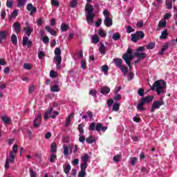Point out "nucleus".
<instances>
[{
    "instance_id": "nucleus-42",
    "label": "nucleus",
    "mask_w": 177,
    "mask_h": 177,
    "mask_svg": "<svg viewBox=\"0 0 177 177\" xmlns=\"http://www.w3.org/2000/svg\"><path fill=\"white\" fill-rule=\"evenodd\" d=\"M118 110H120V104L114 103L113 108H112V111H118Z\"/></svg>"
},
{
    "instance_id": "nucleus-9",
    "label": "nucleus",
    "mask_w": 177,
    "mask_h": 177,
    "mask_svg": "<svg viewBox=\"0 0 177 177\" xmlns=\"http://www.w3.org/2000/svg\"><path fill=\"white\" fill-rule=\"evenodd\" d=\"M28 46V48H31L32 46V41L28 39V37H24L22 40V46Z\"/></svg>"
},
{
    "instance_id": "nucleus-52",
    "label": "nucleus",
    "mask_w": 177,
    "mask_h": 177,
    "mask_svg": "<svg viewBox=\"0 0 177 177\" xmlns=\"http://www.w3.org/2000/svg\"><path fill=\"white\" fill-rule=\"evenodd\" d=\"M50 77L51 78H56V77H57V73H56V71H50Z\"/></svg>"
},
{
    "instance_id": "nucleus-28",
    "label": "nucleus",
    "mask_w": 177,
    "mask_h": 177,
    "mask_svg": "<svg viewBox=\"0 0 177 177\" xmlns=\"http://www.w3.org/2000/svg\"><path fill=\"white\" fill-rule=\"evenodd\" d=\"M135 34L138 39H143V38H145V32H143V31L140 30L136 32Z\"/></svg>"
},
{
    "instance_id": "nucleus-64",
    "label": "nucleus",
    "mask_w": 177,
    "mask_h": 177,
    "mask_svg": "<svg viewBox=\"0 0 177 177\" xmlns=\"http://www.w3.org/2000/svg\"><path fill=\"white\" fill-rule=\"evenodd\" d=\"M97 93L96 92V89H91L89 91V95H91V96H96V94Z\"/></svg>"
},
{
    "instance_id": "nucleus-63",
    "label": "nucleus",
    "mask_w": 177,
    "mask_h": 177,
    "mask_svg": "<svg viewBox=\"0 0 177 177\" xmlns=\"http://www.w3.org/2000/svg\"><path fill=\"white\" fill-rule=\"evenodd\" d=\"M38 57L39 59L45 57V53H44V51H39L38 53Z\"/></svg>"
},
{
    "instance_id": "nucleus-12",
    "label": "nucleus",
    "mask_w": 177,
    "mask_h": 177,
    "mask_svg": "<svg viewBox=\"0 0 177 177\" xmlns=\"http://www.w3.org/2000/svg\"><path fill=\"white\" fill-rule=\"evenodd\" d=\"M13 28L16 34H20L21 32V25L20 23L16 21L13 24Z\"/></svg>"
},
{
    "instance_id": "nucleus-10",
    "label": "nucleus",
    "mask_w": 177,
    "mask_h": 177,
    "mask_svg": "<svg viewBox=\"0 0 177 177\" xmlns=\"http://www.w3.org/2000/svg\"><path fill=\"white\" fill-rule=\"evenodd\" d=\"M27 10L30 12V16H32L35 13H37V8L34 7L32 3H28L26 6Z\"/></svg>"
},
{
    "instance_id": "nucleus-37",
    "label": "nucleus",
    "mask_w": 177,
    "mask_h": 177,
    "mask_svg": "<svg viewBox=\"0 0 177 177\" xmlns=\"http://www.w3.org/2000/svg\"><path fill=\"white\" fill-rule=\"evenodd\" d=\"M166 9H172V1L171 0H166Z\"/></svg>"
},
{
    "instance_id": "nucleus-2",
    "label": "nucleus",
    "mask_w": 177,
    "mask_h": 177,
    "mask_svg": "<svg viewBox=\"0 0 177 177\" xmlns=\"http://www.w3.org/2000/svg\"><path fill=\"white\" fill-rule=\"evenodd\" d=\"M85 12L87 14L86 16V21L88 24H91L93 23V20L95 19V13H93V6L92 4L87 3L85 6Z\"/></svg>"
},
{
    "instance_id": "nucleus-46",
    "label": "nucleus",
    "mask_w": 177,
    "mask_h": 177,
    "mask_svg": "<svg viewBox=\"0 0 177 177\" xmlns=\"http://www.w3.org/2000/svg\"><path fill=\"white\" fill-rule=\"evenodd\" d=\"M102 73H104V74H107V73H109V66L108 65L102 66Z\"/></svg>"
},
{
    "instance_id": "nucleus-19",
    "label": "nucleus",
    "mask_w": 177,
    "mask_h": 177,
    "mask_svg": "<svg viewBox=\"0 0 177 177\" xmlns=\"http://www.w3.org/2000/svg\"><path fill=\"white\" fill-rule=\"evenodd\" d=\"M106 46L103 43H100V46L99 48V52L102 55V56H104L106 55Z\"/></svg>"
},
{
    "instance_id": "nucleus-47",
    "label": "nucleus",
    "mask_w": 177,
    "mask_h": 177,
    "mask_svg": "<svg viewBox=\"0 0 177 177\" xmlns=\"http://www.w3.org/2000/svg\"><path fill=\"white\" fill-rule=\"evenodd\" d=\"M138 95H139V96H141L142 97H143V96H145V88H139L138 91Z\"/></svg>"
},
{
    "instance_id": "nucleus-32",
    "label": "nucleus",
    "mask_w": 177,
    "mask_h": 177,
    "mask_svg": "<svg viewBox=\"0 0 177 177\" xmlns=\"http://www.w3.org/2000/svg\"><path fill=\"white\" fill-rule=\"evenodd\" d=\"M73 117H74V113H71L68 116L66 121V127H68V125H70V122H71V118H73Z\"/></svg>"
},
{
    "instance_id": "nucleus-62",
    "label": "nucleus",
    "mask_w": 177,
    "mask_h": 177,
    "mask_svg": "<svg viewBox=\"0 0 177 177\" xmlns=\"http://www.w3.org/2000/svg\"><path fill=\"white\" fill-rule=\"evenodd\" d=\"M115 95L113 97V100L116 101L121 100V97H122L121 95L117 94V93H115Z\"/></svg>"
},
{
    "instance_id": "nucleus-27",
    "label": "nucleus",
    "mask_w": 177,
    "mask_h": 177,
    "mask_svg": "<svg viewBox=\"0 0 177 177\" xmlns=\"http://www.w3.org/2000/svg\"><path fill=\"white\" fill-rule=\"evenodd\" d=\"M84 127H85L84 123H81L78 125L77 129L81 135H84L85 133V131H84Z\"/></svg>"
},
{
    "instance_id": "nucleus-49",
    "label": "nucleus",
    "mask_w": 177,
    "mask_h": 177,
    "mask_svg": "<svg viewBox=\"0 0 177 177\" xmlns=\"http://www.w3.org/2000/svg\"><path fill=\"white\" fill-rule=\"evenodd\" d=\"M51 5L59 8L60 6V3L56 0H51Z\"/></svg>"
},
{
    "instance_id": "nucleus-6",
    "label": "nucleus",
    "mask_w": 177,
    "mask_h": 177,
    "mask_svg": "<svg viewBox=\"0 0 177 177\" xmlns=\"http://www.w3.org/2000/svg\"><path fill=\"white\" fill-rule=\"evenodd\" d=\"M42 120V116L41 114L37 115L35 120H33V127L35 128H39V127H41V121Z\"/></svg>"
},
{
    "instance_id": "nucleus-39",
    "label": "nucleus",
    "mask_w": 177,
    "mask_h": 177,
    "mask_svg": "<svg viewBox=\"0 0 177 177\" xmlns=\"http://www.w3.org/2000/svg\"><path fill=\"white\" fill-rule=\"evenodd\" d=\"M11 42L13 45H16V44H17V36H16V35H12L11 36Z\"/></svg>"
},
{
    "instance_id": "nucleus-14",
    "label": "nucleus",
    "mask_w": 177,
    "mask_h": 177,
    "mask_svg": "<svg viewBox=\"0 0 177 177\" xmlns=\"http://www.w3.org/2000/svg\"><path fill=\"white\" fill-rule=\"evenodd\" d=\"M88 167L85 166H80V171L78 173V177H85L86 176V169Z\"/></svg>"
},
{
    "instance_id": "nucleus-24",
    "label": "nucleus",
    "mask_w": 177,
    "mask_h": 177,
    "mask_svg": "<svg viewBox=\"0 0 177 177\" xmlns=\"http://www.w3.org/2000/svg\"><path fill=\"white\" fill-rule=\"evenodd\" d=\"M96 141V139L95 138V137L92 136H89L86 139V143H88V145H92V143H93L94 142Z\"/></svg>"
},
{
    "instance_id": "nucleus-60",
    "label": "nucleus",
    "mask_w": 177,
    "mask_h": 177,
    "mask_svg": "<svg viewBox=\"0 0 177 177\" xmlns=\"http://www.w3.org/2000/svg\"><path fill=\"white\" fill-rule=\"evenodd\" d=\"M1 17L2 20H5V17H6V10L3 9L1 12Z\"/></svg>"
},
{
    "instance_id": "nucleus-55",
    "label": "nucleus",
    "mask_w": 177,
    "mask_h": 177,
    "mask_svg": "<svg viewBox=\"0 0 177 177\" xmlns=\"http://www.w3.org/2000/svg\"><path fill=\"white\" fill-rule=\"evenodd\" d=\"M42 41L45 45H48L49 44V37L48 36L43 37Z\"/></svg>"
},
{
    "instance_id": "nucleus-23",
    "label": "nucleus",
    "mask_w": 177,
    "mask_h": 177,
    "mask_svg": "<svg viewBox=\"0 0 177 177\" xmlns=\"http://www.w3.org/2000/svg\"><path fill=\"white\" fill-rule=\"evenodd\" d=\"M168 37V30L165 29L162 31L161 35L160 36V39H167Z\"/></svg>"
},
{
    "instance_id": "nucleus-38",
    "label": "nucleus",
    "mask_w": 177,
    "mask_h": 177,
    "mask_svg": "<svg viewBox=\"0 0 177 177\" xmlns=\"http://www.w3.org/2000/svg\"><path fill=\"white\" fill-rule=\"evenodd\" d=\"M15 159L16 157L15 156L13 151L10 152V158L8 159L10 162H15Z\"/></svg>"
},
{
    "instance_id": "nucleus-16",
    "label": "nucleus",
    "mask_w": 177,
    "mask_h": 177,
    "mask_svg": "<svg viewBox=\"0 0 177 177\" xmlns=\"http://www.w3.org/2000/svg\"><path fill=\"white\" fill-rule=\"evenodd\" d=\"M19 16V10H14L10 15L8 16V20L12 21L13 19H16Z\"/></svg>"
},
{
    "instance_id": "nucleus-22",
    "label": "nucleus",
    "mask_w": 177,
    "mask_h": 177,
    "mask_svg": "<svg viewBox=\"0 0 177 177\" xmlns=\"http://www.w3.org/2000/svg\"><path fill=\"white\" fill-rule=\"evenodd\" d=\"M113 62L117 67L120 68L122 66V59L121 58H115Z\"/></svg>"
},
{
    "instance_id": "nucleus-4",
    "label": "nucleus",
    "mask_w": 177,
    "mask_h": 177,
    "mask_svg": "<svg viewBox=\"0 0 177 177\" xmlns=\"http://www.w3.org/2000/svg\"><path fill=\"white\" fill-rule=\"evenodd\" d=\"M123 60H124L126 64L131 67V62H132V59H133V55H132V49L129 48L126 53L123 54L122 56Z\"/></svg>"
},
{
    "instance_id": "nucleus-7",
    "label": "nucleus",
    "mask_w": 177,
    "mask_h": 177,
    "mask_svg": "<svg viewBox=\"0 0 177 177\" xmlns=\"http://www.w3.org/2000/svg\"><path fill=\"white\" fill-rule=\"evenodd\" d=\"M42 120V116L41 114L37 115L35 120H33V127L35 128H39V127H41V121Z\"/></svg>"
},
{
    "instance_id": "nucleus-29",
    "label": "nucleus",
    "mask_w": 177,
    "mask_h": 177,
    "mask_svg": "<svg viewBox=\"0 0 177 177\" xmlns=\"http://www.w3.org/2000/svg\"><path fill=\"white\" fill-rule=\"evenodd\" d=\"M56 160H57V156H56L55 153L50 155V162L55 163L56 162Z\"/></svg>"
},
{
    "instance_id": "nucleus-1",
    "label": "nucleus",
    "mask_w": 177,
    "mask_h": 177,
    "mask_svg": "<svg viewBox=\"0 0 177 177\" xmlns=\"http://www.w3.org/2000/svg\"><path fill=\"white\" fill-rule=\"evenodd\" d=\"M151 91H156L158 95L164 93V88H167V83L164 80H156L153 86H150Z\"/></svg>"
},
{
    "instance_id": "nucleus-61",
    "label": "nucleus",
    "mask_w": 177,
    "mask_h": 177,
    "mask_svg": "<svg viewBox=\"0 0 177 177\" xmlns=\"http://www.w3.org/2000/svg\"><path fill=\"white\" fill-rule=\"evenodd\" d=\"M6 6L7 8H12V6H13V1L7 0Z\"/></svg>"
},
{
    "instance_id": "nucleus-53",
    "label": "nucleus",
    "mask_w": 177,
    "mask_h": 177,
    "mask_svg": "<svg viewBox=\"0 0 177 177\" xmlns=\"http://www.w3.org/2000/svg\"><path fill=\"white\" fill-rule=\"evenodd\" d=\"M24 68H25V70H31V68H32V65L30 64H24Z\"/></svg>"
},
{
    "instance_id": "nucleus-13",
    "label": "nucleus",
    "mask_w": 177,
    "mask_h": 177,
    "mask_svg": "<svg viewBox=\"0 0 177 177\" xmlns=\"http://www.w3.org/2000/svg\"><path fill=\"white\" fill-rule=\"evenodd\" d=\"M107 129V127H103L102 123H97L95 125V131L97 132H100V131H102V132H106V130Z\"/></svg>"
},
{
    "instance_id": "nucleus-35",
    "label": "nucleus",
    "mask_w": 177,
    "mask_h": 177,
    "mask_svg": "<svg viewBox=\"0 0 177 177\" xmlns=\"http://www.w3.org/2000/svg\"><path fill=\"white\" fill-rule=\"evenodd\" d=\"M113 41H118L121 38V35L119 32H115L112 37Z\"/></svg>"
},
{
    "instance_id": "nucleus-45",
    "label": "nucleus",
    "mask_w": 177,
    "mask_h": 177,
    "mask_svg": "<svg viewBox=\"0 0 177 177\" xmlns=\"http://www.w3.org/2000/svg\"><path fill=\"white\" fill-rule=\"evenodd\" d=\"M92 41H93V44H99L100 40L97 35H95L92 37Z\"/></svg>"
},
{
    "instance_id": "nucleus-56",
    "label": "nucleus",
    "mask_w": 177,
    "mask_h": 177,
    "mask_svg": "<svg viewBox=\"0 0 177 177\" xmlns=\"http://www.w3.org/2000/svg\"><path fill=\"white\" fill-rule=\"evenodd\" d=\"M55 61H57V68L59 69L60 67H62V59H55Z\"/></svg>"
},
{
    "instance_id": "nucleus-20",
    "label": "nucleus",
    "mask_w": 177,
    "mask_h": 177,
    "mask_svg": "<svg viewBox=\"0 0 177 177\" xmlns=\"http://www.w3.org/2000/svg\"><path fill=\"white\" fill-rule=\"evenodd\" d=\"M8 37V32L3 30H0V44H2V41Z\"/></svg>"
},
{
    "instance_id": "nucleus-8",
    "label": "nucleus",
    "mask_w": 177,
    "mask_h": 177,
    "mask_svg": "<svg viewBox=\"0 0 177 177\" xmlns=\"http://www.w3.org/2000/svg\"><path fill=\"white\" fill-rule=\"evenodd\" d=\"M82 163L80 167H88V161L89 160V155L84 153L83 156H81Z\"/></svg>"
},
{
    "instance_id": "nucleus-58",
    "label": "nucleus",
    "mask_w": 177,
    "mask_h": 177,
    "mask_svg": "<svg viewBox=\"0 0 177 177\" xmlns=\"http://www.w3.org/2000/svg\"><path fill=\"white\" fill-rule=\"evenodd\" d=\"M29 172H30V177H37V175L35 174V171H34L32 168L30 167Z\"/></svg>"
},
{
    "instance_id": "nucleus-11",
    "label": "nucleus",
    "mask_w": 177,
    "mask_h": 177,
    "mask_svg": "<svg viewBox=\"0 0 177 177\" xmlns=\"http://www.w3.org/2000/svg\"><path fill=\"white\" fill-rule=\"evenodd\" d=\"M134 56H136L137 59H140V60H143L147 57V54H146V53L135 52Z\"/></svg>"
},
{
    "instance_id": "nucleus-59",
    "label": "nucleus",
    "mask_w": 177,
    "mask_h": 177,
    "mask_svg": "<svg viewBox=\"0 0 177 177\" xmlns=\"http://www.w3.org/2000/svg\"><path fill=\"white\" fill-rule=\"evenodd\" d=\"M81 68H82V70H85L86 68V60H82Z\"/></svg>"
},
{
    "instance_id": "nucleus-3",
    "label": "nucleus",
    "mask_w": 177,
    "mask_h": 177,
    "mask_svg": "<svg viewBox=\"0 0 177 177\" xmlns=\"http://www.w3.org/2000/svg\"><path fill=\"white\" fill-rule=\"evenodd\" d=\"M153 100L154 96L153 95H149L145 97H142L140 100L138 104L137 105L138 110H139L140 111H145V110H146V108L143 107V106H145V104H149V103L153 102Z\"/></svg>"
},
{
    "instance_id": "nucleus-54",
    "label": "nucleus",
    "mask_w": 177,
    "mask_h": 177,
    "mask_svg": "<svg viewBox=\"0 0 177 177\" xmlns=\"http://www.w3.org/2000/svg\"><path fill=\"white\" fill-rule=\"evenodd\" d=\"M120 160H121V155L118 154L113 157V161H115V162H120Z\"/></svg>"
},
{
    "instance_id": "nucleus-41",
    "label": "nucleus",
    "mask_w": 177,
    "mask_h": 177,
    "mask_svg": "<svg viewBox=\"0 0 177 177\" xmlns=\"http://www.w3.org/2000/svg\"><path fill=\"white\" fill-rule=\"evenodd\" d=\"M50 91H51V92H59V91H60V88H59V86H57V85H53V86L50 88Z\"/></svg>"
},
{
    "instance_id": "nucleus-33",
    "label": "nucleus",
    "mask_w": 177,
    "mask_h": 177,
    "mask_svg": "<svg viewBox=\"0 0 177 177\" xmlns=\"http://www.w3.org/2000/svg\"><path fill=\"white\" fill-rule=\"evenodd\" d=\"M27 0H19L17 3V8H23L26 5Z\"/></svg>"
},
{
    "instance_id": "nucleus-21",
    "label": "nucleus",
    "mask_w": 177,
    "mask_h": 177,
    "mask_svg": "<svg viewBox=\"0 0 177 177\" xmlns=\"http://www.w3.org/2000/svg\"><path fill=\"white\" fill-rule=\"evenodd\" d=\"M24 31H25V33L28 37H30V35H31V32H32L34 30L31 28L30 26H26L24 28Z\"/></svg>"
},
{
    "instance_id": "nucleus-48",
    "label": "nucleus",
    "mask_w": 177,
    "mask_h": 177,
    "mask_svg": "<svg viewBox=\"0 0 177 177\" xmlns=\"http://www.w3.org/2000/svg\"><path fill=\"white\" fill-rule=\"evenodd\" d=\"M130 161H131V165H136V162H138V158L136 157H133L130 159Z\"/></svg>"
},
{
    "instance_id": "nucleus-30",
    "label": "nucleus",
    "mask_w": 177,
    "mask_h": 177,
    "mask_svg": "<svg viewBox=\"0 0 177 177\" xmlns=\"http://www.w3.org/2000/svg\"><path fill=\"white\" fill-rule=\"evenodd\" d=\"M63 167H64V171L66 174H68L71 170V165H64Z\"/></svg>"
},
{
    "instance_id": "nucleus-57",
    "label": "nucleus",
    "mask_w": 177,
    "mask_h": 177,
    "mask_svg": "<svg viewBox=\"0 0 177 177\" xmlns=\"http://www.w3.org/2000/svg\"><path fill=\"white\" fill-rule=\"evenodd\" d=\"M135 29L132 28V26H128L127 28V32L131 34V32H134Z\"/></svg>"
},
{
    "instance_id": "nucleus-18",
    "label": "nucleus",
    "mask_w": 177,
    "mask_h": 177,
    "mask_svg": "<svg viewBox=\"0 0 177 177\" xmlns=\"http://www.w3.org/2000/svg\"><path fill=\"white\" fill-rule=\"evenodd\" d=\"M53 112V107H50L49 110H48L44 116V118L45 120H48V118H50V117H52V115H50V114H52V113Z\"/></svg>"
},
{
    "instance_id": "nucleus-43",
    "label": "nucleus",
    "mask_w": 177,
    "mask_h": 177,
    "mask_svg": "<svg viewBox=\"0 0 177 177\" xmlns=\"http://www.w3.org/2000/svg\"><path fill=\"white\" fill-rule=\"evenodd\" d=\"M131 41L132 42H138V41H139V39L138 37V36L136 35V34H131Z\"/></svg>"
},
{
    "instance_id": "nucleus-50",
    "label": "nucleus",
    "mask_w": 177,
    "mask_h": 177,
    "mask_svg": "<svg viewBox=\"0 0 177 177\" xmlns=\"http://www.w3.org/2000/svg\"><path fill=\"white\" fill-rule=\"evenodd\" d=\"M155 47H156V44L153 42H151L148 44V45L147 46V49H154Z\"/></svg>"
},
{
    "instance_id": "nucleus-36",
    "label": "nucleus",
    "mask_w": 177,
    "mask_h": 177,
    "mask_svg": "<svg viewBox=\"0 0 177 177\" xmlns=\"http://www.w3.org/2000/svg\"><path fill=\"white\" fill-rule=\"evenodd\" d=\"M98 35H100V37L102 38H104L106 37L107 33H106L103 29H100L98 31Z\"/></svg>"
},
{
    "instance_id": "nucleus-26",
    "label": "nucleus",
    "mask_w": 177,
    "mask_h": 177,
    "mask_svg": "<svg viewBox=\"0 0 177 177\" xmlns=\"http://www.w3.org/2000/svg\"><path fill=\"white\" fill-rule=\"evenodd\" d=\"M69 29H70V26H68V25H67L64 23H62L61 24V31H62V32L68 31V30H69Z\"/></svg>"
},
{
    "instance_id": "nucleus-5",
    "label": "nucleus",
    "mask_w": 177,
    "mask_h": 177,
    "mask_svg": "<svg viewBox=\"0 0 177 177\" xmlns=\"http://www.w3.org/2000/svg\"><path fill=\"white\" fill-rule=\"evenodd\" d=\"M163 104H165V102L162 101V100L153 102L151 107V113H154L155 110L160 109V107L163 106Z\"/></svg>"
},
{
    "instance_id": "nucleus-25",
    "label": "nucleus",
    "mask_w": 177,
    "mask_h": 177,
    "mask_svg": "<svg viewBox=\"0 0 177 177\" xmlns=\"http://www.w3.org/2000/svg\"><path fill=\"white\" fill-rule=\"evenodd\" d=\"M101 93H102V95H107L110 93V87H108V86L102 87L101 89Z\"/></svg>"
},
{
    "instance_id": "nucleus-40",
    "label": "nucleus",
    "mask_w": 177,
    "mask_h": 177,
    "mask_svg": "<svg viewBox=\"0 0 177 177\" xmlns=\"http://www.w3.org/2000/svg\"><path fill=\"white\" fill-rule=\"evenodd\" d=\"M95 129H96V122H93L89 125L88 130L93 131Z\"/></svg>"
},
{
    "instance_id": "nucleus-15",
    "label": "nucleus",
    "mask_w": 177,
    "mask_h": 177,
    "mask_svg": "<svg viewBox=\"0 0 177 177\" xmlns=\"http://www.w3.org/2000/svg\"><path fill=\"white\" fill-rule=\"evenodd\" d=\"M104 24L106 27H111L113 26V19L109 17H106L104 20Z\"/></svg>"
},
{
    "instance_id": "nucleus-44",
    "label": "nucleus",
    "mask_w": 177,
    "mask_h": 177,
    "mask_svg": "<svg viewBox=\"0 0 177 177\" xmlns=\"http://www.w3.org/2000/svg\"><path fill=\"white\" fill-rule=\"evenodd\" d=\"M167 26V21H160L158 23V27L160 28H163V27H165Z\"/></svg>"
},
{
    "instance_id": "nucleus-51",
    "label": "nucleus",
    "mask_w": 177,
    "mask_h": 177,
    "mask_svg": "<svg viewBox=\"0 0 177 177\" xmlns=\"http://www.w3.org/2000/svg\"><path fill=\"white\" fill-rule=\"evenodd\" d=\"M77 5H78V1L77 0H73L70 3L71 8H75V6H77Z\"/></svg>"
},
{
    "instance_id": "nucleus-34",
    "label": "nucleus",
    "mask_w": 177,
    "mask_h": 177,
    "mask_svg": "<svg viewBox=\"0 0 177 177\" xmlns=\"http://www.w3.org/2000/svg\"><path fill=\"white\" fill-rule=\"evenodd\" d=\"M57 147V145H56V142H53L50 145V152L51 153H56V148Z\"/></svg>"
},
{
    "instance_id": "nucleus-17",
    "label": "nucleus",
    "mask_w": 177,
    "mask_h": 177,
    "mask_svg": "<svg viewBox=\"0 0 177 177\" xmlns=\"http://www.w3.org/2000/svg\"><path fill=\"white\" fill-rule=\"evenodd\" d=\"M55 59H62V49H60V48H56L55 50Z\"/></svg>"
},
{
    "instance_id": "nucleus-31",
    "label": "nucleus",
    "mask_w": 177,
    "mask_h": 177,
    "mask_svg": "<svg viewBox=\"0 0 177 177\" xmlns=\"http://www.w3.org/2000/svg\"><path fill=\"white\" fill-rule=\"evenodd\" d=\"M119 68L121 69V71L124 75H127V74L128 73V68H127V66L122 65Z\"/></svg>"
}]
</instances>
